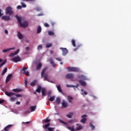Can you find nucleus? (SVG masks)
Here are the masks:
<instances>
[{"label": "nucleus", "instance_id": "1a4fd4ad", "mask_svg": "<svg viewBox=\"0 0 131 131\" xmlns=\"http://www.w3.org/2000/svg\"><path fill=\"white\" fill-rule=\"evenodd\" d=\"M86 115H82L81 116V118L82 119H81L80 120V122L81 123H83V124H84L85 123V121H86V118L85 117H86Z\"/></svg>", "mask_w": 131, "mask_h": 131}, {"label": "nucleus", "instance_id": "c03bdc74", "mask_svg": "<svg viewBox=\"0 0 131 131\" xmlns=\"http://www.w3.org/2000/svg\"><path fill=\"white\" fill-rule=\"evenodd\" d=\"M21 5L22 6L21 8H26V4H24V3L21 2Z\"/></svg>", "mask_w": 131, "mask_h": 131}, {"label": "nucleus", "instance_id": "79ce46f5", "mask_svg": "<svg viewBox=\"0 0 131 131\" xmlns=\"http://www.w3.org/2000/svg\"><path fill=\"white\" fill-rule=\"evenodd\" d=\"M72 43L73 47H76V45L75 44V40L74 39L72 40Z\"/></svg>", "mask_w": 131, "mask_h": 131}, {"label": "nucleus", "instance_id": "4be33fe9", "mask_svg": "<svg viewBox=\"0 0 131 131\" xmlns=\"http://www.w3.org/2000/svg\"><path fill=\"white\" fill-rule=\"evenodd\" d=\"M41 67H42V64H41V63L39 62L36 67V70H39V69H40L41 68Z\"/></svg>", "mask_w": 131, "mask_h": 131}, {"label": "nucleus", "instance_id": "5fc2aeb1", "mask_svg": "<svg viewBox=\"0 0 131 131\" xmlns=\"http://www.w3.org/2000/svg\"><path fill=\"white\" fill-rule=\"evenodd\" d=\"M16 97L17 98H20V97H22V95H21V94H16Z\"/></svg>", "mask_w": 131, "mask_h": 131}, {"label": "nucleus", "instance_id": "13d9d810", "mask_svg": "<svg viewBox=\"0 0 131 131\" xmlns=\"http://www.w3.org/2000/svg\"><path fill=\"white\" fill-rule=\"evenodd\" d=\"M23 123H25V124H28L29 123H30V121H28L26 122H23Z\"/></svg>", "mask_w": 131, "mask_h": 131}, {"label": "nucleus", "instance_id": "4468645a", "mask_svg": "<svg viewBox=\"0 0 131 131\" xmlns=\"http://www.w3.org/2000/svg\"><path fill=\"white\" fill-rule=\"evenodd\" d=\"M13 92L14 93H21V92H23V90L21 89L16 88L12 90Z\"/></svg>", "mask_w": 131, "mask_h": 131}, {"label": "nucleus", "instance_id": "72a5a7b5", "mask_svg": "<svg viewBox=\"0 0 131 131\" xmlns=\"http://www.w3.org/2000/svg\"><path fill=\"white\" fill-rule=\"evenodd\" d=\"M56 103L59 105L60 103H61V99L59 97L56 98Z\"/></svg>", "mask_w": 131, "mask_h": 131}, {"label": "nucleus", "instance_id": "f03ea898", "mask_svg": "<svg viewBox=\"0 0 131 131\" xmlns=\"http://www.w3.org/2000/svg\"><path fill=\"white\" fill-rule=\"evenodd\" d=\"M5 13L6 15H13L14 11H13V8L11 6L6 7L5 9Z\"/></svg>", "mask_w": 131, "mask_h": 131}, {"label": "nucleus", "instance_id": "2eb2a0df", "mask_svg": "<svg viewBox=\"0 0 131 131\" xmlns=\"http://www.w3.org/2000/svg\"><path fill=\"white\" fill-rule=\"evenodd\" d=\"M77 78L82 80H86V77H85L83 75L78 76Z\"/></svg>", "mask_w": 131, "mask_h": 131}, {"label": "nucleus", "instance_id": "c9c22d12", "mask_svg": "<svg viewBox=\"0 0 131 131\" xmlns=\"http://www.w3.org/2000/svg\"><path fill=\"white\" fill-rule=\"evenodd\" d=\"M83 128V126L81 125H79L78 127L76 128V130H80V129H82Z\"/></svg>", "mask_w": 131, "mask_h": 131}, {"label": "nucleus", "instance_id": "9d476101", "mask_svg": "<svg viewBox=\"0 0 131 131\" xmlns=\"http://www.w3.org/2000/svg\"><path fill=\"white\" fill-rule=\"evenodd\" d=\"M74 77V75L72 73H69L66 75V78L67 79H71V78H73Z\"/></svg>", "mask_w": 131, "mask_h": 131}, {"label": "nucleus", "instance_id": "603ef678", "mask_svg": "<svg viewBox=\"0 0 131 131\" xmlns=\"http://www.w3.org/2000/svg\"><path fill=\"white\" fill-rule=\"evenodd\" d=\"M55 59L57 61H58L59 62H61V61H62V59L60 58H56Z\"/></svg>", "mask_w": 131, "mask_h": 131}, {"label": "nucleus", "instance_id": "7c9ffc66", "mask_svg": "<svg viewBox=\"0 0 131 131\" xmlns=\"http://www.w3.org/2000/svg\"><path fill=\"white\" fill-rule=\"evenodd\" d=\"M17 98L16 97H11L10 98V101L11 102H15V101L16 100Z\"/></svg>", "mask_w": 131, "mask_h": 131}, {"label": "nucleus", "instance_id": "f8f14e48", "mask_svg": "<svg viewBox=\"0 0 131 131\" xmlns=\"http://www.w3.org/2000/svg\"><path fill=\"white\" fill-rule=\"evenodd\" d=\"M47 61L48 62H50L53 67H56V63L53 61V58L51 57L49 59L47 60Z\"/></svg>", "mask_w": 131, "mask_h": 131}, {"label": "nucleus", "instance_id": "473e14b6", "mask_svg": "<svg viewBox=\"0 0 131 131\" xmlns=\"http://www.w3.org/2000/svg\"><path fill=\"white\" fill-rule=\"evenodd\" d=\"M90 126L92 130H94L95 128V125H94L92 123H90Z\"/></svg>", "mask_w": 131, "mask_h": 131}, {"label": "nucleus", "instance_id": "e433bc0d", "mask_svg": "<svg viewBox=\"0 0 131 131\" xmlns=\"http://www.w3.org/2000/svg\"><path fill=\"white\" fill-rule=\"evenodd\" d=\"M6 63H7V60H4L1 64H0V68H2V67H3L5 64H6Z\"/></svg>", "mask_w": 131, "mask_h": 131}, {"label": "nucleus", "instance_id": "aec40b11", "mask_svg": "<svg viewBox=\"0 0 131 131\" xmlns=\"http://www.w3.org/2000/svg\"><path fill=\"white\" fill-rule=\"evenodd\" d=\"M17 37H18L19 39H23L24 36H23V35L22 34H21V33L20 32H18L17 33Z\"/></svg>", "mask_w": 131, "mask_h": 131}, {"label": "nucleus", "instance_id": "39448f33", "mask_svg": "<svg viewBox=\"0 0 131 131\" xmlns=\"http://www.w3.org/2000/svg\"><path fill=\"white\" fill-rule=\"evenodd\" d=\"M27 69H28V67H24L21 70V73L25 74L26 76H29V72L26 71Z\"/></svg>", "mask_w": 131, "mask_h": 131}, {"label": "nucleus", "instance_id": "f257e3e1", "mask_svg": "<svg viewBox=\"0 0 131 131\" xmlns=\"http://www.w3.org/2000/svg\"><path fill=\"white\" fill-rule=\"evenodd\" d=\"M48 69V67L45 68L41 72V77H44L45 80H46V81H49V76H48V74L45 73L46 71H47V70Z\"/></svg>", "mask_w": 131, "mask_h": 131}, {"label": "nucleus", "instance_id": "de8ad7c7", "mask_svg": "<svg viewBox=\"0 0 131 131\" xmlns=\"http://www.w3.org/2000/svg\"><path fill=\"white\" fill-rule=\"evenodd\" d=\"M79 48H80V45L77 46V47L74 50L75 52L77 51V50H78V49H79Z\"/></svg>", "mask_w": 131, "mask_h": 131}, {"label": "nucleus", "instance_id": "9b49d317", "mask_svg": "<svg viewBox=\"0 0 131 131\" xmlns=\"http://www.w3.org/2000/svg\"><path fill=\"white\" fill-rule=\"evenodd\" d=\"M62 108H67L68 107V103L65 100H62L61 103Z\"/></svg>", "mask_w": 131, "mask_h": 131}, {"label": "nucleus", "instance_id": "a18cd8bd", "mask_svg": "<svg viewBox=\"0 0 131 131\" xmlns=\"http://www.w3.org/2000/svg\"><path fill=\"white\" fill-rule=\"evenodd\" d=\"M52 94V91H48V93H47V96H48V97L49 98V97H50V96H51Z\"/></svg>", "mask_w": 131, "mask_h": 131}, {"label": "nucleus", "instance_id": "4d7b16f0", "mask_svg": "<svg viewBox=\"0 0 131 131\" xmlns=\"http://www.w3.org/2000/svg\"><path fill=\"white\" fill-rule=\"evenodd\" d=\"M36 11H38V12H39V11H41V8H40L39 7H37L36 8Z\"/></svg>", "mask_w": 131, "mask_h": 131}, {"label": "nucleus", "instance_id": "a211bd4d", "mask_svg": "<svg viewBox=\"0 0 131 131\" xmlns=\"http://www.w3.org/2000/svg\"><path fill=\"white\" fill-rule=\"evenodd\" d=\"M13 126V125H8L4 128L5 131H9L10 130V128H11Z\"/></svg>", "mask_w": 131, "mask_h": 131}, {"label": "nucleus", "instance_id": "bf43d9fd", "mask_svg": "<svg viewBox=\"0 0 131 131\" xmlns=\"http://www.w3.org/2000/svg\"><path fill=\"white\" fill-rule=\"evenodd\" d=\"M26 2H35V0H25Z\"/></svg>", "mask_w": 131, "mask_h": 131}, {"label": "nucleus", "instance_id": "49530a36", "mask_svg": "<svg viewBox=\"0 0 131 131\" xmlns=\"http://www.w3.org/2000/svg\"><path fill=\"white\" fill-rule=\"evenodd\" d=\"M67 88H74V85H68L67 84Z\"/></svg>", "mask_w": 131, "mask_h": 131}, {"label": "nucleus", "instance_id": "e2e57ef3", "mask_svg": "<svg viewBox=\"0 0 131 131\" xmlns=\"http://www.w3.org/2000/svg\"><path fill=\"white\" fill-rule=\"evenodd\" d=\"M3 14L2 13V10H1L0 9V17H1L2 16H3Z\"/></svg>", "mask_w": 131, "mask_h": 131}, {"label": "nucleus", "instance_id": "6e6552de", "mask_svg": "<svg viewBox=\"0 0 131 131\" xmlns=\"http://www.w3.org/2000/svg\"><path fill=\"white\" fill-rule=\"evenodd\" d=\"M60 50H61L63 56H66V55H67V54H68V50H67V49L60 48Z\"/></svg>", "mask_w": 131, "mask_h": 131}, {"label": "nucleus", "instance_id": "a19ab883", "mask_svg": "<svg viewBox=\"0 0 131 131\" xmlns=\"http://www.w3.org/2000/svg\"><path fill=\"white\" fill-rule=\"evenodd\" d=\"M37 50H42V45H38L37 46Z\"/></svg>", "mask_w": 131, "mask_h": 131}, {"label": "nucleus", "instance_id": "4c0bfd02", "mask_svg": "<svg viewBox=\"0 0 131 131\" xmlns=\"http://www.w3.org/2000/svg\"><path fill=\"white\" fill-rule=\"evenodd\" d=\"M48 34H49V35L54 36V35H55V33H54L53 32H52V31H49V32H48Z\"/></svg>", "mask_w": 131, "mask_h": 131}, {"label": "nucleus", "instance_id": "a878e982", "mask_svg": "<svg viewBox=\"0 0 131 131\" xmlns=\"http://www.w3.org/2000/svg\"><path fill=\"white\" fill-rule=\"evenodd\" d=\"M56 88L59 93H62V89L61 88V85H58L56 86Z\"/></svg>", "mask_w": 131, "mask_h": 131}, {"label": "nucleus", "instance_id": "6ab92c4d", "mask_svg": "<svg viewBox=\"0 0 131 131\" xmlns=\"http://www.w3.org/2000/svg\"><path fill=\"white\" fill-rule=\"evenodd\" d=\"M2 20H5V21H7L8 20H10L11 18L9 16H3L2 17Z\"/></svg>", "mask_w": 131, "mask_h": 131}, {"label": "nucleus", "instance_id": "ea45409f", "mask_svg": "<svg viewBox=\"0 0 131 131\" xmlns=\"http://www.w3.org/2000/svg\"><path fill=\"white\" fill-rule=\"evenodd\" d=\"M50 121H51V120L50 119H49V118H47L46 119L44 120V122H45V123H48L50 122Z\"/></svg>", "mask_w": 131, "mask_h": 131}, {"label": "nucleus", "instance_id": "37998d69", "mask_svg": "<svg viewBox=\"0 0 131 131\" xmlns=\"http://www.w3.org/2000/svg\"><path fill=\"white\" fill-rule=\"evenodd\" d=\"M52 46V44L51 43H48L46 45V48H51Z\"/></svg>", "mask_w": 131, "mask_h": 131}, {"label": "nucleus", "instance_id": "cd10ccee", "mask_svg": "<svg viewBox=\"0 0 131 131\" xmlns=\"http://www.w3.org/2000/svg\"><path fill=\"white\" fill-rule=\"evenodd\" d=\"M12 50H14V48H10L8 49H4L3 50V53H7V52H9V51H11Z\"/></svg>", "mask_w": 131, "mask_h": 131}, {"label": "nucleus", "instance_id": "052dcab7", "mask_svg": "<svg viewBox=\"0 0 131 131\" xmlns=\"http://www.w3.org/2000/svg\"><path fill=\"white\" fill-rule=\"evenodd\" d=\"M5 102V100L3 99L2 100H0V104H3Z\"/></svg>", "mask_w": 131, "mask_h": 131}, {"label": "nucleus", "instance_id": "7ed1b4c3", "mask_svg": "<svg viewBox=\"0 0 131 131\" xmlns=\"http://www.w3.org/2000/svg\"><path fill=\"white\" fill-rule=\"evenodd\" d=\"M67 70L69 72H79V68H78L69 67L67 68Z\"/></svg>", "mask_w": 131, "mask_h": 131}, {"label": "nucleus", "instance_id": "6e6d98bb", "mask_svg": "<svg viewBox=\"0 0 131 131\" xmlns=\"http://www.w3.org/2000/svg\"><path fill=\"white\" fill-rule=\"evenodd\" d=\"M17 10H21V9H22V6L19 5L17 7Z\"/></svg>", "mask_w": 131, "mask_h": 131}, {"label": "nucleus", "instance_id": "8fccbe9b", "mask_svg": "<svg viewBox=\"0 0 131 131\" xmlns=\"http://www.w3.org/2000/svg\"><path fill=\"white\" fill-rule=\"evenodd\" d=\"M68 100H73V97H72V96H68Z\"/></svg>", "mask_w": 131, "mask_h": 131}, {"label": "nucleus", "instance_id": "c756f323", "mask_svg": "<svg viewBox=\"0 0 131 131\" xmlns=\"http://www.w3.org/2000/svg\"><path fill=\"white\" fill-rule=\"evenodd\" d=\"M35 109H36V106H32L30 107V110L31 112H33V111H35Z\"/></svg>", "mask_w": 131, "mask_h": 131}, {"label": "nucleus", "instance_id": "2f4dec72", "mask_svg": "<svg viewBox=\"0 0 131 131\" xmlns=\"http://www.w3.org/2000/svg\"><path fill=\"white\" fill-rule=\"evenodd\" d=\"M40 32H41V27L39 26L37 30V33H40Z\"/></svg>", "mask_w": 131, "mask_h": 131}, {"label": "nucleus", "instance_id": "0e129e2a", "mask_svg": "<svg viewBox=\"0 0 131 131\" xmlns=\"http://www.w3.org/2000/svg\"><path fill=\"white\" fill-rule=\"evenodd\" d=\"M26 50L27 51V52H28L29 51V47H26Z\"/></svg>", "mask_w": 131, "mask_h": 131}, {"label": "nucleus", "instance_id": "ddd939ff", "mask_svg": "<svg viewBox=\"0 0 131 131\" xmlns=\"http://www.w3.org/2000/svg\"><path fill=\"white\" fill-rule=\"evenodd\" d=\"M79 83H80V84L81 85H82V86H85V85H86V82H85V81H83L82 80H79L78 81Z\"/></svg>", "mask_w": 131, "mask_h": 131}, {"label": "nucleus", "instance_id": "20e7f679", "mask_svg": "<svg viewBox=\"0 0 131 131\" xmlns=\"http://www.w3.org/2000/svg\"><path fill=\"white\" fill-rule=\"evenodd\" d=\"M51 125V123H48L46 124H45V129H48V130L49 131H54V130L55 129V128H53V127H49V126H50Z\"/></svg>", "mask_w": 131, "mask_h": 131}, {"label": "nucleus", "instance_id": "09e8293b", "mask_svg": "<svg viewBox=\"0 0 131 131\" xmlns=\"http://www.w3.org/2000/svg\"><path fill=\"white\" fill-rule=\"evenodd\" d=\"M15 52L11 53L10 55H9L10 57H14V56H15Z\"/></svg>", "mask_w": 131, "mask_h": 131}, {"label": "nucleus", "instance_id": "412c9836", "mask_svg": "<svg viewBox=\"0 0 131 131\" xmlns=\"http://www.w3.org/2000/svg\"><path fill=\"white\" fill-rule=\"evenodd\" d=\"M41 86L38 85L36 90V93H39L40 94V92L41 91Z\"/></svg>", "mask_w": 131, "mask_h": 131}, {"label": "nucleus", "instance_id": "423d86ee", "mask_svg": "<svg viewBox=\"0 0 131 131\" xmlns=\"http://www.w3.org/2000/svg\"><path fill=\"white\" fill-rule=\"evenodd\" d=\"M28 21H25L24 23H21L19 24L21 27H23V28H26V27H28Z\"/></svg>", "mask_w": 131, "mask_h": 131}, {"label": "nucleus", "instance_id": "69168bd1", "mask_svg": "<svg viewBox=\"0 0 131 131\" xmlns=\"http://www.w3.org/2000/svg\"><path fill=\"white\" fill-rule=\"evenodd\" d=\"M16 105H20V101H16Z\"/></svg>", "mask_w": 131, "mask_h": 131}, {"label": "nucleus", "instance_id": "58836bf2", "mask_svg": "<svg viewBox=\"0 0 131 131\" xmlns=\"http://www.w3.org/2000/svg\"><path fill=\"white\" fill-rule=\"evenodd\" d=\"M59 121L60 122H61V123H63V124H64V125H68V123L66 122H64L61 120H60Z\"/></svg>", "mask_w": 131, "mask_h": 131}, {"label": "nucleus", "instance_id": "393cba45", "mask_svg": "<svg viewBox=\"0 0 131 131\" xmlns=\"http://www.w3.org/2000/svg\"><path fill=\"white\" fill-rule=\"evenodd\" d=\"M47 91L45 89H42L41 90V94L42 96H46L47 94L46 93Z\"/></svg>", "mask_w": 131, "mask_h": 131}, {"label": "nucleus", "instance_id": "f704fd0d", "mask_svg": "<svg viewBox=\"0 0 131 131\" xmlns=\"http://www.w3.org/2000/svg\"><path fill=\"white\" fill-rule=\"evenodd\" d=\"M55 98H56L55 96H52V97H50L48 100L50 102H53V101H54L55 100Z\"/></svg>", "mask_w": 131, "mask_h": 131}, {"label": "nucleus", "instance_id": "338daca9", "mask_svg": "<svg viewBox=\"0 0 131 131\" xmlns=\"http://www.w3.org/2000/svg\"><path fill=\"white\" fill-rule=\"evenodd\" d=\"M67 117H68V118H71V117H72V115H67Z\"/></svg>", "mask_w": 131, "mask_h": 131}, {"label": "nucleus", "instance_id": "f3484780", "mask_svg": "<svg viewBox=\"0 0 131 131\" xmlns=\"http://www.w3.org/2000/svg\"><path fill=\"white\" fill-rule=\"evenodd\" d=\"M5 95H6V96H8V97H12V96H14V95H15V93H13V92H5Z\"/></svg>", "mask_w": 131, "mask_h": 131}, {"label": "nucleus", "instance_id": "3c124183", "mask_svg": "<svg viewBox=\"0 0 131 131\" xmlns=\"http://www.w3.org/2000/svg\"><path fill=\"white\" fill-rule=\"evenodd\" d=\"M44 26H45V27H50V25H48V23H45V24H44Z\"/></svg>", "mask_w": 131, "mask_h": 131}, {"label": "nucleus", "instance_id": "c85d7f7f", "mask_svg": "<svg viewBox=\"0 0 131 131\" xmlns=\"http://www.w3.org/2000/svg\"><path fill=\"white\" fill-rule=\"evenodd\" d=\"M7 71H8V68H5L2 73V75H5V74H6V73H7Z\"/></svg>", "mask_w": 131, "mask_h": 131}, {"label": "nucleus", "instance_id": "dca6fc26", "mask_svg": "<svg viewBox=\"0 0 131 131\" xmlns=\"http://www.w3.org/2000/svg\"><path fill=\"white\" fill-rule=\"evenodd\" d=\"M12 76H13L12 74H9L7 76L6 80V83H8V82H9V81L11 80V78H12Z\"/></svg>", "mask_w": 131, "mask_h": 131}, {"label": "nucleus", "instance_id": "774afa93", "mask_svg": "<svg viewBox=\"0 0 131 131\" xmlns=\"http://www.w3.org/2000/svg\"><path fill=\"white\" fill-rule=\"evenodd\" d=\"M73 114H74V113H73L72 112H71V113H69V115H73Z\"/></svg>", "mask_w": 131, "mask_h": 131}, {"label": "nucleus", "instance_id": "864d4df0", "mask_svg": "<svg viewBox=\"0 0 131 131\" xmlns=\"http://www.w3.org/2000/svg\"><path fill=\"white\" fill-rule=\"evenodd\" d=\"M19 52H20V49H18L16 51L14 52V54L15 55H17L19 53Z\"/></svg>", "mask_w": 131, "mask_h": 131}, {"label": "nucleus", "instance_id": "0eeeda50", "mask_svg": "<svg viewBox=\"0 0 131 131\" xmlns=\"http://www.w3.org/2000/svg\"><path fill=\"white\" fill-rule=\"evenodd\" d=\"M12 60L13 62H15V63H17V62H20L21 61V58L19 57V56H15L12 58Z\"/></svg>", "mask_w": 131, "mask_h": 131}, {"label": "nucleus", "instance_id": "bb28decb", "mask_svg": "<svg viewBox=\"0 0 131 131\" xmlns=\"http://www.w3.org/2000/svg\"><path fill=\"white\" fill-rule=\"evenodd\" d=\"M15 18H16L17 21L18 22L19 24H21L22 23L21 22V18L20 17L18 16V15L15 16Z\"/></svg>", "mask_w": 131, "mask_h": 131}, {"label": "nucleus", "instance_id": "5701e85b", "mask_svg": "<svg viewBox=\"0 0 131 131\" xmlns=\"http://www.w3.org/2000/svg\"><path fill=\"white\" fill-rule=\"evenodd\" d=\"M37 82V81L36 80H34L32 82H31L30 85H31V86H34V85L36 84Z\"/></svg>", "mask_w": 131, "mask_h": 131}, {"label": "nucleus", "instance_id": "680f3d73", "mask_svg": "<svg viewBox=\"0 0 131 131\" xmlns=\"http://www.w3.org/2000/svg\"><path fill=\"white\" fill-rule=\"evenodd\" d=\"M5 34H8V33H9V32H8V30H5Z\"/></svg>", "mask_w": 131, "mask_h": 131}, {"label": "nucleus", "instance_id": "b1692460", "mask_svg": "<svg viewBox=\"0 0 131 131\" xmlns=\"http://www.w3.org/2000/svg\"><path fill=\"white\" fill-rule=\"evenodd\" d=\"M67 128H68V129H69V130L75 131V129H74V126H73L72 127L67 126Z\"/></svg>", "mask_w": 131, "mask_h": 131}]
</instances>
